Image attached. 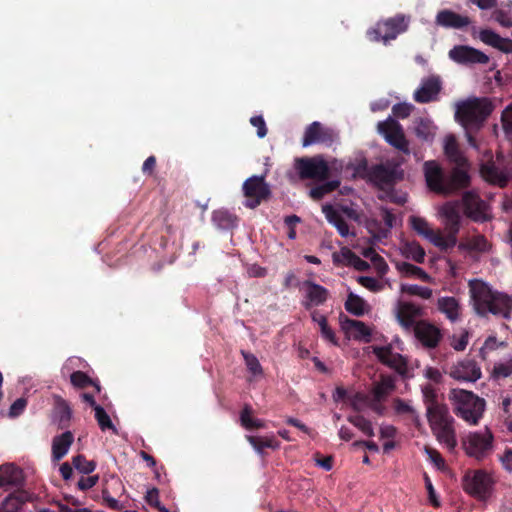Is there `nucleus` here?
I'll return each mask as SVG.
<instances>
[{"label": "nucleus", "mask_w": 512, "mask_h": 512, "mask_svg": "<svg viewBox=\"0 0 512 512\" xmlns=\"http://www.w3.org/2000/svg\"><path fill=\"white\" fill-rule=\"evenodd\" d=\"M473 307L477 314L486 316L493 314L505 319L512 317V297L493 289L481 279H473L468 283Z\"/></svg>", "instance_id": "obj_1"}, {"label": "nucleus", "mask_w": 512, "mask_h": 512, "mask_svg": "<svg viewBox=\"0 0 512 512\" xmlns=\"http://www.w3.org/2000/svg\"><path fill=\"white\" fill-rule=\"evenodd\" d=\"M492 104L487 98L471 97L455 104V118L465 128L478 129L492 112ZM468 143L478 148L476 140L466 132Z\"/></svg>", "instance_id": "obj_2"}, {"label": "nucleus", "mask_w": 512, "mask_h": 512, "mask_svg": "<svg viewBox=\"0 0 512 512\" xmlns=\"http://www.w3.org/2000/svg\"><path fill=\"white\" fill-rule=\"evenodd\" d=\"M423 169L428 188L438 194H451L466 187L470 181L465 169L456 168L447 176L435 161H426Z\"/></svg>", "instance_id": "obj_3"}, {"label": "nucleus", "mask_w": 512, "mask_h": 512, "mask_svg": "<svg viewBox=\"0 0 512 512\" xmlns=\"http://www.w3.org/2000/svg\"><path fill=\"white\" fill-rule=\"evenodd\" d=\"M450 399L454 406V412L470 425H476L482 418L485 410V401L472 392L453 389Z\"/></svg>", "instance_id": "obj_4"}, {"label": "nucleus", "mask_w": 512, "mask_h": 512, "mask_svg": "<svg viewBox=\"0 0 512 512\" xmlns=\"http://www.w3.org/2000/svg\"><path fill=\"white\" fill-rule=\"evenodd\" d=\"M409 23L410 16L398 14L395 17L377 22L375 27L367 31V35L371 41H381L386 45L391 40L396 39L399 34L404 33L408 29Z\"/></svg>", "instance_id": "obj_5"}, {"label": "nucleus", "mask_w": 512, "mask_h": 512, "mask_svg": "<svg viewBox=\"0 0 512 512\" xmlns=\"http://www.w3.org/2000/svg\"><path fill=\"white\" fill-rule=\"evenodd\" d=\"M327 221L333 225L341 237H355L356 233L344 219L343 215L347 218L360 223L361 217L356 209L352 206H341L339 209L334 208L332 205L326 204L322 207Z\"/></svg>", "instance_id": "obj_6"}, {"label": "nucleus", "mask_w": 512, "mask_h": 512, "mask_svg": "<svg viewBox=\"0 0 512 512\" xmlns=\"http://www.w3.org/2000/svg\"><path fill=\"white\" fill-rule=\"evenodd\" d=\"M494 483L492 474L484 470L469 471L463 479L464 490L482 501L492 495Z\"/></svg>", "instance_id": "obj_7"}, {"label": "nucleus", "mask_w": 512, "mask_h": 512, "mask_svg": "<svg viewBox=\"0 0 512 512\" xmlns=\"http://www.w3.org/2000/svg\"><path fill=\"white\" fill-rule=\"evenodd\" d=\"M462 446L468 456L481 460L492 450L493 435L487 428L470 432L462 439Z\"/></svg>", "instance_id": "obj_8"}, {"label": "nucleus", "mask_w": 512, "mask_h": 512, "mask_svg": "<svg viewBox=\"0 0 512 512\" xmlns=\"http://www.w3.org/2000/svg\"><path fill=\"white\" fill-rule=\"evenodd\" d=\"M480 173L487 182L503 187L512 177V167L505 163L503 156H498L493 161L488 155L486 162L481 163Z\"/></svg>", "instance_id": "obj_9"}, {"label": "nucleus", "mask_w": 512, "mask_h": 512, "mask_svg": "<svg viewBox=\"0 0 512 512\" xmlns=\"http://www.w3.org/2000/svg\"><path fill=\"white\" fill-rule=\"evenodd\" d=\"M377 128L378 132L390 145L405 154H409V142L407 141L403 128L399 122L389 117L385 121L379 122Z\"/></svg>", "instance_id": "obj_10"}, {"label": "nucleus", "mask_w": 512, "mask_h": 512, "mask_svg": "<svg viewBox=\"0 0 512 512\" xmlns=\"http://www.w3.org/2000/svg\"><path fill=\"white\" fill-rule=\"evenodd\" d=\"M369 177L378 187L384 189L403 178V171L399 163L387 161L376 165L369 171Z\"/></svg>", "instance_id": "obj_11"}, {"label": "nucleus", "mask_w": 512, "mask_h": 512, "mask_svg": "<svg viewBox=\"0 0 512 512\" xmlns=\"http://www.w3.org/2000/svg\"><path fill=\"white\" fill-rule=\"evenodd\" d=\"M243 193L247 198L245 206L249 208L257 207L270 194L268 184L265 182V175L251 176L243 183Z\"/></svg>", "instance_id": "obj_12"}, {"label": "nucleus", "mask_w": 512, "mask_h": 512, "mask_svg": "<svg viewBox=\"0 0 512 512\" xmlns=\"http://www.w3.org/2000/svg\"><path fill=\"white\" fill-rule=\"evenodd\" d=\"M296 169L303 179L324 180L329 176V165L319 156L297 160Z\"/></svg>", "instance_id": "obj_13"}, {"label": "nucleus", "mask_w": 512, "mask_h": 512, "mask_svg": "<svg viewBox=\"0 0 512 512\" xmlns=\"http://www.w3.org/2000/svg\"><path fill=\"white\" fill-rule=\"evenodd\" d=\"M448 55L453 62L465 66L487 64L489 62L488 55L468 45L454 46Z\"/></svg>", "instance_id": "obj_14"}, {"label": "nucleus", "mask_w": 512, "mask_h": 512, "mask_svg": "<svg viewBox=\"0 0 512 512\" xmlns=\"http://www.w3.org/2000/svg\"><path fill=\"white\" fill-rule=\"evenodd\" d=\"M395 315L399 324L407 331L414 329L423 315V308L413 302L399 300L395 306Z\"/></svg>", "instance_id": "obj_15"}, {"label": "nucleus", "mask_w": 512, "mask_h": 512, "mask_svg": "<svg viewBox=\"0 0 512 512\" xmlns=\"http://www.w3.org/2000/svg\"><path fill=\"white\" fill-rule=\"evenodd\" d=\"M373 353L377 359L401 375L407 373V361L400 353L394 351L392 344L387 346H373Z\"/></svg>", "instance_id": "obj_16"}, {"label": "nucleus", "mask_w": 512, "mask_h": 512, "mask_svg": "<svg viewBox=\"0 0 512 512\" xmlns=\"http://www.w3.org/2000/svg\"><path fill=\"white\" fill-rule=\"evenodd\" d=\"M335 137L336 134L332 129L325 128L321 125V123L315 121L306 128L302 140V145L304 147L316 143L330 145L334 141Z\"/></svg>", "instance_id": "obj_17"}, {"label": "nucleus", "mask_w": 512, "mask_h": 512, "mask_svg": "<svg viewBox=\"0 0 512 512\" xmlns=\"http://www.w3.org/2000/svg\"><path fill=\"white\" fill-rule=\"evenodd\" d=\"M413 331L416 339L427 348H435L442 338L440 329L425 320L419 321Z\"/></svg>", "instance_id": "obj_18"}, {"label": "nucleus", "mask_w": 512, "mask_h": 512, "mask_svg": "<svg viewBox=\"0 0 512 512\" xmlns=\"http://www.w3.org/2000/svg\"><path fill=\"white\" fill-rule=\"evenodd\" d=\"M465 213L475 221L483 222L489 218L486 203L474 192H466L462 198Z\"/></svg>", "instance_id": "obj_19"}, {"label": "nucleus", "mask_w": 512, "mask_h": 512, "mask_svg": "<svg viewBox=\"0 0 512 512\" xmlns=\"http://www.w3.org/2000/svg\"><path fill=\"white\" fill-rule=\"evenodd\" d=\"M449 374L452 378L459 381L475 382L481 377V370L475 361L465 359L454 364Z\"/></svg>", "instance_id": "obj_20"}, {"label": "nucleus", "mask_w": 512, "mask_h": 512, "mask_svg": "<svg viewBox=\"0 0 512 512\" xmlns=\"http://www.w3.org/2000/svg\"><path fill=\"white\" fill-rule=\"evenodd\" d=\"M301 290L304 294V306L306 308L319 306L323 304L328 297L327 289L312 281L303 282Z\"/></svg>", "instance_id": "obj_21"}, {"label": "nucleus", "mask_w": 512, "mask_h": 512, "mask_svg": "<svg viewBox=\"0 0 512 512\" xmlns=\"http://www.w3.org/2000/svg\"><path fill=\"white\" fill-rule=\"evenodd\" d=\"M438 214L446 230L457 234L461 220L458 204L456 202H447L439 207Z\"/></svg>", "instance_id": "obj_22"}, {"label": "nucleus", "mask_w": 512, "mask_h": 512, "mask_svg": "<svg viewBox=\"0 0 512 512\" xmlns=\"http://www.w3.org/2000/svg\"><path fill=\"white\" fill-rule=\"evenodd\" d=\"M341 328L348 338L369 342L371 330L363 322L353 319H341Z\"/></svg>", "instance_id": "obj_23"}, {"label": "nucleus", "mask_w": 512, "mask_h": 512, "mask_svg": "<svg viewBox=\"0 0 512 512\" xmlns=\"http://www.w3.org/2000/svg\"><path fill=\"white\" fill-rule=\"evenodd\" d=\"M441 89L438 77H430L422 81L420 87L414 92V99L419 103H427L436 99Z\"/></svg>", "instance_id": "obj_24"}, {"label": "nucleus", "mask_w": 512, "mask_h": 512, "mask_svg": "<svg viewBox=\"0 0 512 512\" xmlns=\"http://www.w3.org/2000/svg\"><path fill=\"white\" fill-rule=\"evenodd\" d=\"M460 250L467 251L473 256L488 253L491 249V244L488 240L480 234L467 236L458 246Z\"/></svg>", "instance_id": "obj_25"}, {"label": "nucleus", "mask_w": 512, "mask_h": 512, "mask_svg": "<svg viewBox=\"0 0 512 512\" xmlns=\"http://www.w3.org/2000/svg\"><path fill=\"white\" fill-rule=\"evenodd\" d=\"M428 423L431 430L440 426L453 424V418L444 404H431L426 410Z\"/></svg>", "instance_id": "obj_26"}, {"label": "nucleus", "mask_w": 512, "mask_h": 512, "mask_svg": "<svg viewBox=\"0 0 512 512\" xmlns=\"http://www.w3.org/2000/svg\"><path fill=\"white\" fill-rule=\"evenodd\" d=\"M74 436L70 431L55 436L52 441V458L54 461L61 460L69 451Z\"/></svg>", "instance_id": "obj_27"}, {"label": "nucleus", "mask_w": 512, "mask_h": 512, "mask_svg": "<svg viewBox=\"0 0 512 512\" xmlns=\"http://www.w3.org/2000/svg\"><path fill=\"white\" fill-rule=\"evenodd\" d=\"M436 23L442 27L462 28L467 26L470 21L466 16L450 10H442L436 16Z\"/></svg>", "instance_id": "obj_28"}, {"label": "nucleus", "mask_w": 512, "mask_h": 512, "mask_svg": "<svg viewBox=\"0 0 512 512\" xmlns=\"http://www.w3.org/2000/svg\"><path fill=\"white\" fill-rule=\"evenodd\" d=\"M394 379L390 376H382L380 381L376 382L371 390V395L374 402L381 405L394 390Z\"/></svg>", "instance_id": "obj_29"}, {"label": "nucleus", "mask_w": 512, "mask_h": 512, "mask_svg": "<svg viewBox=\"0 0 512 512\" xmlns=\"http://www.w3.org/2000/svg\"><path fill=\"white\" fill-rule=\"evenodd\" d=\"M438 310L450 321L458 320L461 312L459 301L455 297L445 296L437 300Z\"/></svg>", "instance_id": "obj_30"}, {"label": "nucleus", "mask_w": 512, "mask_h": 512, "mask_svg": "<svg viewBox=\"0 0 512 512\" xmlns=\"http://www.w3.org/2000/svg\"><path fill=\"white\" fill-rule=\"evenodd\" d=\"M23 480L20 468L12 463L0 465V486L18 485Z\"/></svg>", "instance_id": "obj_31"}, {"label": "nucleus", "mask_w": 512, "mask_h": 512, "mask_svg": "<svg viewBox=\"0 0 512 512\" xmlns=\"http://www.w3.org/2000/svg\"><path fill=\"white\" fill-rule=\"evenodd\" d=\"M30 500L25 491H17L7 496L0 505V512H20L22 506Z\"/></svg>", "instance_id": "obj_32"}, {"label": "nucleus", "mask_w": 512, "mask_h": 512, "mask_svg": "<svg viewBox=\"0 0 512 512\" xmlns=\"http://www.w3.org/2000/svg\"><path fill=\"white\" fill-rule=\"evenodd\" d=\"M400 254L417 263H423L425 260V251L416 241H402L399 245Z\"/></svg>", "instance_id": "obj_33"}, {"label": "nucleus", "mask_w": 512, "mask_h": 512, "mask_svg": "<svg viewBox=\"0 0 512 512\" xmlns=\"http://www.w3.org/2000/svg\"><path fill=\"white\" fill-rule=\"evenodd\" d=\"M437 440L445 445L450 451L454 450L457 445L456 434L453 424H448L432 429Z\"/></svg>", "instance_id": "obj_34"}, {"label": "nucleus", "mask_w": 512, "mask_h": 512, "mask_svg": "<svg viewBox=\"0 0 512 512\" xmlns=\"http://www.w3.org/2000/svg\"><path fill=\"white\" fill-rule=\"evenodd\" d=\"M444 151L450 161L456 163L459 166L458 168L464 169L463 167L466 163V159L459 150L456 139L453 135H447L444 138Z\"/></svg>", "instance_id": "obj_35"}, {"label": "nucleus", "mask_w": 512, "mask_h": 512, "mask_svg": "<svg viewBox=\"0 0 512 512\" xmlns=\"http://www.w3.org/2000/svg\"><path fill=\"white\" fill-rule=\"evenodd\" d=\"M396 268L402 275L406 277H415L429 283L434 282L433 278L422 268L408 262H396Z\"/></svg>", "instance_id": "obj_36"}, {"label": "nucleus", "mask_w": 512, "mask_h": 512, "mask_svg": "<svg viewBox=\"0 0 512 512\" xmlns=\"http://www.w3.org/2000/svg\"><path fill=\"white\" fill-rule=\"evenodd\" d=\"M426 239L441 250L452 248L457 243L456 234L451 231H448L447 235H443L439 231L432 230L431 235Z\"/></svg>", "instance_id": "obj_37"}, {"label": "nucleus", "mask_w": 512, "mask_h": 512, "mask_svg": "<svg viewBox=\"0 0 512 512\" xmlns=\"http://www.w3.org/2000/svg\"><path fill=\"white\" fill-rule=\"evenodd\" d=\"M312 319L315 323L318 324L322 338L333 345H338V340L335 335V332L328 325L326 317L314 311L312 313Z\"/></svg>", "instance_id": "obj_38"}, {"label": "nucleus", "mask_w": 512, "mask_h": 512, "mask_svg": "<svg viewBox=\"0 0 512 512\" xmlns=\"http://www.w3.org/2000/svg\"><path fill=\"white\" fill-rule=\"evenodd\" d=\"M247 440L258 453H262L265 448L277 449L280 446L274 435L247 436Z\"/></svg>", "instance_id": "obj_39"}, {"label": "nucleus", "mask_w": 512, "mask_h": 512, "mask_svg": "<svg viewBox=\"0 0 512 512\" xmlns=\"http://www.w3.org/2000/svg\"><path fill=\"white\" fill-rule=\"evenodd\" d=\"M345 308L348 312L356 316L364 315L369 311L368 303L354 293H349L345 302Z\"/></svg>", "instance_id": "obj_40"}, {"label": "nucleus", "mask_w": 512, "mask_h": 512, "mask_svg": "<svg viewBox=\"0 0 512 512\" xmlns=\"http://www.w3.org/2000/svg\"><path fill=\"white\" fill-rule=\"evenodd\" d=\"M352 407L357 411H362L366 408H371L377 413H382V406L378 405L374 402L373 398H369L367 395L362 393H357L351 399Z\"/></svg>", "instance_id": "obj_41"}, {"label": "nucleus", "mask_w": 512, "mask_h": 512, "mask_svg": "<svg viewBox=\"0 0 512 512\" xmlns=\"http://www.w3.org/2000/svg\"><path fill=\"white\" fill-rule=\"evenodd\" d=\"M414 130L418 138L429 141L433 139L436 127L429 119H419L415 122Z\"/></svg>", "instance_id": "obj_42"}, {"label": "nucleus", "mask_w": 512, "mask_h": 512, "mask_svg": "<svg viewBox=\"0 0 512 512\" xmlns=\"http://www.w3.org/2000/svg\"><path fill=\"white\" fill-rule=\"evenodd\" d=\"M213 223L221 229H228L236 224V217L226 210H217L212 216Z\"/></svg>", "instance_id": "obj_43"}, {"label": "nucleus", "mask_w": 512, "mask_h": 512, "mask_svg": "<svg viewBox=\"0 0 512 512\" xmlns=\"http://www.w3.org/2000/svg\"><path fill=\"white\" fill-rule=\"evenodd\" d=\"M412 229L423 238H427L431 235L432 227L426 219L420 216L412 215L408 219Z\"/></svg>", "instance_id": "obj_44"}, {"label": "nucleus", "mask_w": 512, "mask_h": 512, "mask_svg": "<svg viewBox=\"0 0 512 512\" xmlns=\"http://www.w3.org/2000/svg\"><path fill=\"white\" fill-rule=\"evenodd\" d=\"M400 291L408 295L417 296L424 300H428L433 296L432 289L415 284H402L400 286Z\"/></svg>", "instance_id": "obj_45"}, {"label": "nucleus", "mask_w": 512, "mask_h": 512, "mask_svg": "<svg viewBox=\"0 0 512 512\" xmlns=\"http://www.w3.org/2000/svg\"><path fill=\"white\" fill-rule=\"evenodd\" d=\"M492 374L496 379H504L512 376V356L496 362Z\"/></svg>", "instance_id": "obj_46"}, {"label": "nucleus", "mask_w": 512, "mask_h": 512, "mask_svg": "<svg viewBox=\"0 0 512 512\" xmlns=\"http://www.w3.org/2000/svg\"><path fill=\"white\" fill-rule=\"evenodd\" d=\"M393 407L397 414L409 416L415 423L419 422V415L409 402L402 399H395Z\"/></svg>", "instance_id": "obj_47"}, {"label": "nucleus", "mask_w": 512, "mask_h": 512, "mask_svg": "<svg viewBox=\"0 0 512 512\" xmlns=\"http://www.w3.org/2000/svg\"><path fill=\"white\" fill-rule=\"evenodd\" d=\"M500 408L503 412L508 429L512 432V393L507 395H501L500 397Z\"/></svg>", "instance_id": "obj_48"}, {"label": "nucleus", "mask_w": 512, "mask_h": 512, "mask_svg": "<svg viewBox=\"0 0 512 512\" xmlns=\"http://www.w3.org/2000/svg\"><path fill=\"white\" fill-rule=\"evenodd\" d=\"M338 186L339 181L333 180L312 188L309 194L314 200H320L324 195L334 191Z\"/></svg>", "instance_id": "obj_49"}, {"label": "nucleus", "mask_w": 512, "mask_h": 512, "mask_svg": "<svg viewBox=\"0 0 512 512\" xmlns=\"http://www.w3.org/2000/svg\"><path fill=\"white\" fill-rule=\"evenodd\" d=\"M95 418L101 428V430L110 429L114 433H117L116 427L113 425L110 416L101 406H95Z\"/></svg>", "instance_id": "obj_50"}, {"label": "nucleus", "mask_w": 512, "mask_h": 512, "mask_svg": "<svg viewBox=\"0 0 512 512\" xmlns=\"http://www.w3.org/2000/svg\"><path fill=\"white\" fill-rule=\"evenodd\" d=\"M71 414L72 413L69 405L65 401L59 400L56 407V419L61 427H64L68 424L71 418Z\"/></svg>", "instance_id": "obj_51"}, {"label": "nucleus", "mask_w": 512, "mask_h": 512, "mask_svg": "<svg viewBox=\"0 0 512 512\" xmlns=\"http://www.w3.org/2000/svg\"><path fill=\"white\" fill-rule=\"evenodd\" d=\"M365 227L375 240H381L387 237L383 224L376 219H367L365 221Z\"/></svg>", "instance_id": "obj_52"}, {"label": "nucleus", "mask_w": 512, "mask_h": 512, "mask_svg": "<svg viewBox=\"0 0 512 512\" xmlns=\"http://www.w3.org/2000/svg\"><path fill=\"white\" fill-rule=\"evenodd\" d=\"M72 462L75 469L83 474H90L96 468V463L94 461H88L83 455L73 457Z\"/></svg>", "instance_id": "obj_53"}, {"label": "nucleus", "mask_w": 512, "mask_h": 512, "mask_svg": "<svg viewBox=\"0 0 512 512\" xmlns=\"http://www.w3.org/2000/svg\"><path fill=\"white\" fill-rule=\"evenodd\" d=\"M242 355L250 373L254 376H261L263 374V370L257 357L245 351H242Z\"/></svg>", "instance_id": "obj_54"}, {"label": "nucleus", "mask_w": 512, "mask_h": 512, "mask_svg": "<svg viewBox=\"0 0 512 512\" xmlns=\"http://www.w3.org/2000/svg\"><path fill=\"white\" fill-rule=\"evenodd\" d=\"M357 282L371 292H379L384 288V284L373 277L359 276Z\"/></svg>", "instance_id": "obj_55"}, {"label": "nucleus", "mask_w": 512, "mask_h": 512, "mask_svg": "<svg viewBox=\"0 0 512 512\" xmlns=\"http://www.w3.org/2000/svg\"><path fill=\"white\" fill-rule=\"evenodd\" d=\"M349 421L354 426H356L358 429H360L365 435H367V436L374 435V431H373L371 422L368 421L367 419H365L364 417L359 416V415L354 416V417H349Z\"/></svg>", "instance_id": "obj_56"}, {"label": "nucleus", "mask_w": 512, "mask_h": 512, "mask_svg": "<svg viewBox=\"0 0 512 512\" xmlns=\"http://www.w3.org/2000/svg\"><path fill=\"white\" fill-rule=\"evenodd\" d=\"M356 257V254L353 253L348 248H342L339 253L333 254V261L338 264H343L350 266V263Z\"/></svg>", "instance_id": "obj_57"}, {"label": "nucleus", "mask_w": 512, "mask_h": 512, "mask_svg": "<svg viewBox=\"0 0 512 512\" xmlns=\"http://www.w3.org/2000/svg\"><path fill=\"white\" fill-rule=\"evenodd\" d=\"M422 394L424 398V403L426 405V410L429 409L431 404H440L437 401V394L433 386L425 385L422 387Z\"/></svg>", "instance_id": "obj_58"}, {"label": "nucleus", "mask_w": 512, "mask_h": 512, "mask_svg": "<svg viewBox=\"0 0 512 512\" xmlns=\"http://www.w3.org/2000/svg\"><path fill=\"white\" fill-rule=\"evenodd\" d=\"M71 383L76 387H86L92 384V380L83 372L77 371L71 374Z\"/></svg>", "instance_id": "obj_59"}, {"label": "nucleus", "mask_w": 512, "mask_h": 512, "mask_svg": "<svg viewBox=\"0 0 512 512\" xmlns=\"http://www.w3.org/2000/svg\"><path fill=\"white\" fill-rule=\"evenodd\" d=\"M392 110H393V114L396 117L406 118L411 114V112L413 110V105L409 104V103H398L393 106Z\"/></svg>", "instance_id": "obj_60"}, {"label": "nucleus", "mask_w": 512, "mask_h": 512, "mask_svg": "<svg viewBox=\"0 0 512 512\" xmlns=\"http://www.w3.org/2000/svg\"><path fill=\"white\" fill-rule=\"evenodd\" d=\"M250 123L257 128V135L263 138L267 134V128L262 116H254L250 119Z\"/></svg>", "instance_id": "obj_61"}, {"label": "nucleus", "mask_w": 512, "mask_h": 512, "mask_svg": "<svg viewBox=\"0 0 512 512\" xmlns=\"http://www.w3.org/2000/svg\"><path fill=\"white\" fill-rule=\"evenodd\" d=\"M425 452L429 456V459L434 463V465L438 469H442L445 466L444 459L441 457L440 453L435 449L425 447Z\"/></svg>", "instance_id": "obj_62"}, {"label": "nucleus", "mask_w": 512, "mask_h": 512, "mask_svg": "<svg viewBox=\"0 0 512 512\" xmlns=\"http://www.w3.org/2000/svg\"><path fill=\"white\" fill-rule=\"evenodd\" d=\"M493 18L503 27H512V17L501 10L495 11L493 13Z\"/></svg>", "instance_id": "obj_63"}, {"label": "nucleus", "mask_w": 512, "mask_h": 512, "mask_svg": "<svg viewBox=\"0 0 512 512\" xmlns=\"http://www.w3.org/2000/svg\"><path fill=\"white\" fill-rule=\"evenodd\" d=\"M499 460L503 468L512 473V449H507L500 457Z\"/></svg>", "instance_id": "obj_64"}]
</instances>
